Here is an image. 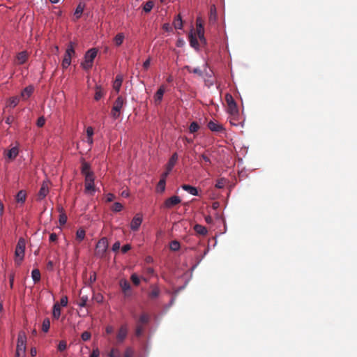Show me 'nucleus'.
<instances>
[{
	"label": "nucleus",
	"instance_id": "nucleus-56",
	"mask_svg": "<svg viewBox=\"0 0 357 357\" xmlns=\"http://www.w3.org/2000/svg\"><path fill=\"white\" fill-rule=\"evenodd\" d=\"M120 246H121V244H120V242L119 241H116L115 242L113 245H112V250L114 252H116L118 251L119 249H120Z\"/></svg>",
	"mask_w": 357,
	"mask_h": 357
},
{
	"label": "nucleus",
	"instance_id": "nucleus-62",
	"mask_svg": "<svg viewBox=\"0 0 357 357\" xmlns=\"http://www.w3.org/2000/svg\"><path fill=\"white\" fill-rule=\"evenodd\" d=\"M114 198H115V196L113 194L108 193L106 197V201L107 202H111L114 199Z\"/></svg>",
	"mask_w": 357,
	"mask_h": 357
},
{
	"label": "nucleus",
	"instance_id": "nucleus-6",
	"mask_svg": "<svg viewBox=\"0 0 357 357\" xmlns=\"http://www.w3.org/2000/svg\"><path fill=\"white\" fill-rule=\"evenodd\" d=\"M75 54L74 44H73V43L71 42V43H70L69 45L68 46V47L66 49V53L64 55V58L62 61V67L63 68H67L70 65L71 58H72L73 54Z\"/></svg>",
	"mask_w": 357,
	"mask_h": 357
},
{
	"label": "nucleus",
	"instance_id": "nucleus-30",
	"mask_svg": "<svg viewBox=\"0 0 357 357\" xmlns=\"http://www.w3.org/2000/svg\"><path fill=\"white\" fill-rule=\"evenodd\" d=\"M124 34L123 33H118L114 38V41L116 46H120L124 40Z\"/></svg>",
	"mask_w": 357,
	"mask_h": 357
},
{
	"label": "nucleus",
	"instance_id": "nucleus-45",
	"mask_svg": "<svg viewBox=\"0 0 357 357\" xmlns=\"http://www.w3.org/2000/svg\"><path fill=\"white\" fill-rule=\"evenodd\" d=\"M180 248V243L176 241H173L170 243V249L174 251L178 250Z\"/></svg>",
	"mask_w": 357,
	"mask_h": 357
},
{
	"label": "nucleus",
	"instance_id": "nucleus-42",
	"mask_svg": "<svg viewBox=\"0 0 357 357\" xmlns=\"http://www.w3.org/2000/svg\"><path fill=\"white\" fill-rule=\"evenodd\" d=\"M199 129V126L197 122H192L191 123L189 130L191 133L196 132Z\"/></svg>",
	"mask_w": 357,
	"mask_h": 357
},
{
	"label": "nucleus",
	"instance_id": "nucleus-55",
	"mask_svg": "<svg viewBox=\"0 0 357 357\" xmlns=\"http://www.w3.org/2000/svg\"><path fill=\"white\" fill-rule=\"evenodd\" d=\"M45 119H44V117H40L38 118V121H37V126L38 127H43L44 125H45Z\"/></svg>",
	"mask_w": 357,
	"mask_h": 357
},
{
	"label": "nucleus",
	"instance_id": "nucleus-15",
	"mask_svg": "<svg viewBox=\"0 0 357 357\" xmlns=\"http://www.w3.org/2000/svg\"><path fill=\"white\" fill-rule=\"evenodd\" d=\"M207 126L213 132H223L225 131V128L221 124H219L213 121H210L208 123Z\"/></svg>",
	"mask_w": 357,
	"mask_h": 357
},
{
	"label": "nucleus",
	"instance_id": "nucleus-50",
	"mask_svg": "<svg viewBox=\"0 0 357 357\" xmlns=\"http://www.w3.org/2000/svg\"><path fill=\"white\" fill-rule=\"evenodd\" d=\"M130 280L135 285L137 286L139 284L140 280L135 273L131 275Z\"/></svg>",
	"mask_w": 357,
	"mask_h": 357
},
{
	"label": "nucleus",
	"instance_id": "nucleus-8",
	"mask_svg": "<svg viewBox=\"0 0 357 357\" xmlns=\"http://www.w3.org/2000/svg\"><path fill=\"white\" fill-rule=\"evenodd\" d=\"M196 35L203 43H206V39L204 37V20L202 17H197L196 19Z\"/></svg>",
	"mask_w": 357,
	"mask_h": 357
},
{
	"label": "nucleus",
	"instance_id": "nucleus-19",
	"mask_svg": "<svg viewBox=\"0 0 357 357\" xmlns=\"http://www.w3.org/2000/svg\"><path fill=\"white\" fill-rule=\"evenodd\" d=\"M165 89L163 85L160 86L158 90L154 95V100L155 104H160L162 100L163 95L165 93Z\"/></svg>",
	"mask_w": 357,
	"mask_h": 357
},
{
	"label": "nucleus",
	"instance_id": "nucleus-5",
	"mask_svg": "<svg viewBox=\"0 0 357 357\" xmlns=\"http://www.w3.org/2000/svg\"><path fill=\"white\" fill-rule=\"evenodd\" d=\"M225 100L227 103V111L229 113L231 116H233L234 117H236L238 116V109L237 107V104L236 101L234 100L233 96L227 93L225 95Z\"/></svg>",
	"mask_w": 357,
	"mask_h": 357
},
{
	"label": "nucleus",
	"instance_id": "nucleus-34",
	"mask_svg": "<svg viewBox=\"0 0 357 357\" xmlns=\"http://www.w3.org/2000/svg\"><path fill=\"white\" fill-rule=\"evenodd\" d=\"M173 24H174V26L175 29H182V27H183V22H182L181 17L180 16V15H178L177 16V17L174 20Z\"/></svg>",
	"mask_w": 357,
	"mask_h": 357
},
{
	"label": "nucleus",
	"instance_id": "nucleus-46",
	"mask_svg": "<svg viewBox=\"0 0 357 357\" xmlns=\"http://www.w3.org/2000/svg\"><path fill=\"white\" fill-rule=\"evenodd\" d=\"M149 321V317L147 314H142L139 319V322L141 324H147Z\"/></svg>",
	"mask_w": 357,
	"mask_h": 357
},
{
	"label": "nucleus",
	"instance_id": "nucleus-23",
	"mask_svg": "<svg viewBox=\"0 0 357 357\" xmlns=\"http://www.w3.org/2000/svg\"><path fill=\"white\" fill-rule=\"evenodd\" d=\"M5 155L9 160H13L18 155V149L17 147H13L11 149L6 151Z\"/></svg>",
	"mask_w": 357,
	"mask_h": 357
},
{
	"label": "nucleus",
	"instance_id": "nucleus-60",
	"mask_svg": "<svg viewBox=\"0 0 357 357\" xmlns=\"http://www.w3.org/2000/svg\"><path fill=\"white\" fill-rule=\"evenodd\" d=\"M100 355V351L98 348H96L93 350L92 353L90 355V357H98Z\"/></svg>",
	"mask_w": 357,
	"mask_h": 357
},
{
	"label": "nucleus",
	"instance_id": "nucleus-11",
	"mask_svg": "<svg viewBox=\"0 0 357 357\" xmlns=\"http://www.w3.org/2000/svg\"><path fill=\"white\" fill-rule=\"evenodd\" d=\"M127 325H122L116 334V342L118 344H121L124 342L128 335Z\"/></svg>",
	"mask_w": 357,
	"mask_h": 357
},
{
	"label": "nucleus",
	"instance_id": "nucleus-22",
	"mask_svg": "<svg viewBox=\"0 0 357 357\" xmlns=\"http://www.w3.org/2000/svg\"><path fill=\"white\" fill-rule=\"evenodd\" d=\"M181 188H182L183 190H184L185 191L188 192V193H190L192 195H195V196H197L198 195V190L194 186H192V185H188V184H183V185H181Z\"/></svg>",
	"mask_w": 357,
	"mask_h": 357
},
{
	"label": "nucleus",
	"instance_id": "nucleus-63",
	"mask_svg": "<svg viewBox=\"0 0 357 357\" xmlns=\"http://www.w3.org/2000/svg\"><path fill=\"white\" fill-rule=\"evenodd\" d=\"M150 63H151V59H146L144 63H143V67L145 70H147L149 66H150Z\"/></svg>",
	"mask_w": 357,
	"mask_h": 357
},
{
	"label": "nucleus",
	"instance_id": "nucleus-21",
	"mask_svg": "<svg viewBox=\"0 0 357 357\" xmlns=\"http://www.w3.org/2000/svg\"><path fill=\"white\" fill-rule=\"evenodd\" d=\"M27 59H28L27 52L22 51V52H20L16 56L17 63L19 65L24 64L27 61Z\"/></svg>",
	"mask_w": 357,
	"mask_h": 357
},
{
	"label": "nucleus",
	"instance_id": "nucleus-31",
	"mask_svg": "<svg viewBox=\"0 0 357 357\" xmlns=\"http://www.w3.org/2000/svg\"><path fill=\"white\" fill-rule=\"evenodd\" d=\"M20 97L18 96H13V97H11L10 99H9V102H8V106L10 107H16L19 102H20Z\"/></svg>",
	"mask_w": 357,
	"mask_h": 357
},
{
	"label": "nucleus",
	"instance_id": "nucleus-33",
	"mask_svg": "<svg viewBox=\"0 0 357 357\" xmlns=\"http://www.w3.org/2000/svg\"><path fill=\"white\" fill-rule=\"evenodd\" d=\"M26 200V192L24 190H20L16 195V201L17 202L24 203Z\"/></svg>",
	"mask_w": 357,
	"mask_h": 357
},
{
	"label": "nucleus",
	"instance_id": "nucleus-41",
	"mask_svg": "<svg viewBox=\"0 0 357 357\" xmlns=\"http://www.w3.org/2000/svg\"><path fill=\"white\" fill-rule=\"evenodd\" d=\"M109 357H121L119 349L116 348H112L110 353L109 354Z\"/></svg>",
	"mask_w": 357,
	"mask_h": 357
},
{
	"label": "nucleus",
	"instance_id": "nucleus-38",
	"mask_svg": "<svg viewBox=\"0 0 357 357\" xmlns=\"http://www.w3.org/2000/svg\"><path fill=\"white\" fill-rule=\"evenodd\" d=\"M154 6V2L151 0L148 1L144 6L143 10L145 13H149Z\"/></svg>",
	"mask_w": 357,
	"mask_h": 357
},
{
	"label": "nucleus",
	"instance_id": "nucleus-52",
	"mask_svg": "<svg viewBox=\"0 0 357 357\" xmlns=\"http://www.w3.org/2000/svg\"><path fill=\"white\" fill-rule=\"evenodd\" d=\"M59 223L61 225H64L66 223V221H67V216L64 213H61L60 215H59Z\"/></svg>",
	"mask_w": 357,
	"mask_h": 357
},
{
	"label": "nucleus",
	"instance_id": "nucleus-9",
	"mask_svg": "<svg viewBox=\"0 0 357 357\" xmlns=\"http://www.w3.org/2000/svg\"><path fill=\"white\" fill-rule=\"evenodd\" d=\"M198 162L200 165L205 169H206L208 167L212 165L211 160L210 159V153L208 150L199 155V160Z\"/></svg>",
	"mask_w": 357,
	"mask_h": 357
},
{
	"label": "nucleus",
	"instance_id": "nucleus-47",
	"mask_svg": "<svg viewBox=\"0 0 357 357\" xmlns=\"http://www.w3.org/2000/svg\"><path fill=\"white\" fill-rule=\"evenodd\" d=\"M88 301V297L86 296H80L79 302L78 303V305L79 307H85L86 305V303Z\"/></svg>",
	"mask_w": 357,
	"mask_h": 357
},
{
	"label": "nucleus",
	"instance_id": "nucleus-35",
	"mask_svg": "<svg viewBox=\"0 0 357 357\" xmlns=\"http://www.w3.org/2000/svg\"><path fill=\"white\" fill-rule=\"evenodd\" d=\"M102 96H103V92H102V88L100 86H96L94 99L96 100H99Z\"/></svg>",
	"mask_w": 357,
	"mask_h": 357
},
{
	"label": "nucleus",
	"instance_id": "nucleus-61",
	"mask_svg": "<svg viewBox=\"0 0 357 357\" xmlns=\"http://www.w3.org/2000/svg\"><path fill=\"white\" fill-rule=\"evenodd\" d=\"M142 332H143V328L141 326L138 325L137 326V328H136V331H135L136 335L137 336H140L142 335Z\"/></svg>",
	"mask_w": 357,
	"mask_h": 357
},
{
	"label": "nucleus",
	"instance_id": "nucleus-44",
	"mask_svg": "<svg viewBox=\"0 0 357 357\" xmlns=\"http://www.w3.org/2000/svg\"><path fill=\"white\" fill-rule=\"evenodd\" d=\"M122 208L123 205L119 202H115L112 207V211L114 212H119L122 210Z\"/></svg>",
	"mask_w": 357,
	"mask_h": 357
},
{
	"label": "nucleus",
	"instance_id": "nucleus-13",
	"mask_svg": "<svg viewBox=\"0 0 357 357\" xmlns=\"http://www.w3.org/2000/svg\"><path fill=\"white\" fill-rule=\"evenodd\" d=\"M120 287L125 297H130L132 295L131 285L126 280H121L119 282Z\"/></svg>",
	"mask_w": 357,
	"mask_h": 357
},
{
	"label": "nucleus",
	"instance_id": "nucleus-2",
	"mask_svg": "<svg viewBox=\"0 0 357 357\" xmlns=\"http://www.w3.org/2000/svg\"><path fill=\"white\" fill-rule=\"evenodd\" d=\"M126 100L123 96H119L114 102L112 110L111 116L113 119H117L120 117L121 110L123 105L126 104Z\"/></svg>",
	"mask_w": 357,
	"mask_h": 357
},
{
	"label": "nucleus",
	"instance_id": "nucleus-32",
	"mask_svg": "<svg viewBox=\"0 0 357 357\" xmlns=\"http://www.w3.org/2000/svg\"><path fill=\"white\" fill-rule=\"evenodd\" d=\"M152 289L149 294V296L151 299L156 298L160 294V289L157 287H152Z\"/></svg>",
	"mask_w": 357,
	"mask_h": 357
},
{
	"label": "nucleus",
	"instance_id": "nucleus-29",
	"mask_svg": "<svg viewBox=\"0 0 357 357\" xmlns=\"http://www.w3.org/2000/svg\"><path fill=\"white\" fill-rule=\"evenodd\" d=\"M84 8V6L82 3H79L78 4V6H77L75 13H74V15L77 19H79L81 17V15L83 13Z\"/></svg>",
	"mask_w": 357,
	"mask_h": 357
},
{
	"label": "nucleus",
	"instance_id": "nucleus-59",
	"mask_svg": "<svg viewBox=\"0 0 357 357\" xmlns=\"http://www.w3.org/2000/svg\"><path fill=\"white\" fill-rule=\"evenodd\" d=\"M87 137L91 138L93 135V129L92 127H88L86 129Z\"/></svg>",
	"mask_w": 357,
	"mask_h": 357
},
{
	"label": "nucleus",
	"instance_id": "nucleus-58",
	"mask_svg": "<svg viewBox=\"0 0 357 357\" xmlns=\"http://www.w3.org/2000/svg\"><path fill=\"white\" fill-rule=\"evenodd\" d=\"M131 249V246L130 244H126V245H124L122 248H121V252L123 253H126L128 251H129Z\"/></svg>",
	"mask_w": 357,
	"mask_h": 357
},
{
	"label": "nucleus",
	"instance_id": "nucleus-27",
	"mask_svg": "<svg viewBox=\"0 0 357 357\" xmlns=\"http://www.w3.org/2000/svg\"><path fill=\"white\" fill-rule=\"evenodd\" d=\"M194 230L196 231V233L202 236H205L208 232L205 227L199 224H197L194 226Z\"/></svg>",
	"mask_w": 357,
	"mask_h": 357
},
{
	"label": "nucleus",
	"instance_id": "nucleus-54",
	"mask_svg": "<svg viewBox=\"0 0 357 357\" xmlns=\"http://www.w3.org/2000/svg\"><path fill=\"white\" fill-rule=\"evenodd\" d=\"M60 307H65L68 305V297L66 296H63L60 300Z\"/></svg>",
	"mask_w": 357,
	"mask_h": 357
},
{
	"label": "nucleus",
	"instance_id": "nucleus-49",
	"mask_svg": "<svg viewBox=\"0 0 357 357\" xmlns=\"http://www.w3.org/2000/svg\"><path fill=\"white\" fill-rule=\"evenodd\" d=\"M57 348L59 351H63L64 350H66L67 348L66 342L64 340L60 341Z\"/></svg>",
	"mask_w": 357,
	"mask_h": 357
},
{
	"label": "nucleus",
	"instance_id": "nucleus-25",
	"mask_svg": "<svg viewBox=\"0 0 357 357\" xmlns=\"http://www.w3.org/2000/svg\"><path fill=\"white\" fill-rule=\"evenodd\" d=\"M197 35H194L193 33H190L189 36L190 44L195 49H199V44L197 40Z\"/></svg>",
	"mask_w": 357,
	"mask_h": 357
},
{
	"label": "nucleus",
	"instance_id": "nucleus-7",
	"mask_svg": "<svg viewBox=\"0 0 357 357\" xmlns=\"http://www.w3.org/2000/svg\"><path fill=\"white\" fill-rule=\"evenodd\" d=\"M82 174L84 176V182H94V174L91 171L90 165L86 162H83L81 168Z\"/></svg>",
	"mask_w": 357,
	"mask_h": 357
},
{
	"label": "nucleus",
	"instance_id": "nucleus-43",
	"mask_svg": "<svg viewBox=\"0 0 357 357\" xmlns=\"http://www.w3.org/2000/svg\"><path fill=\"white\" fill-rule=\"evenodd\" d=\"M226 184V180L223 178H220L215 183V188L218 189L223 188Z\"/></svg>",
	"mask_w": 357,
	"mask_h": 357
},
{
	"label": "nucleus",
	"instance_id": "nucleus-37",
	"mask_svg": "<svg viewBox=\"0 0 357 357\" xmlns=\"http://www.w3.org/2000/svg\"><path fill=\"white\" fill-rule=\"evenodd\" d=\"M50 327V321L49 318H45L42 324V330L43 332L47 333L48 332Z\"/></svg>",
	"mask_w": 357,
	"mask_h": 357
},
{
	"label": "nucleus",
	"instance_id": "nucleus-24",
	"mask_svg": "<svg viewBox=\"0 0 357 357\" xmlns=\"http://www.w3.org/2000/svg\"><path fill=\"white\" fill-rule=\"evenodd\" d=\"M123 82V77L121 75H116L115 80L113 83V88L116 91V93H119L122 84Z\"/></svg>",
	"mask_w": 357,
	"mask_h": 357
},
{
	"label": "nucleus",
	"instance_id": "nucleus-26",
	"mask_svg": "<svg viewBox=\"0 0 357 357\" xmlns=\"http://www.w3.org/2000/svg\"><path fill=\"white\" fill-rule=\"evenodd\" d=\"M52 316L56 319H58L61 316V307L59 303H56L53 305Z\"/></svg>",
	"mask_w": 357,
	"mask_h": 357
},
{
	"label": "nucleus",
	"instance_id": "nucleus-18",
	"mask_svg": "<svg viewBox=\"0 0 357 357\" xmlns=\"http://www.w3.org/2000/svg\"><path fill=\"white\" fill-rule=\"evenodd\" d=\"M49 192V188L46 183L43 182L38 193V200L43 199Z\"/></svg>",
	"mask_w": 357,
	"mask_h": 357
},
{
	"label": "nucleus",
	"instance_id": "nucleus-40",
	"mask_svg": "<svg viewBox=\"0 0 357 357\" xmlns=\"http://www.w3.org/2000/svg\"><path fill=\"white\" fill-rule=\"evenodd\" d=\"M165 183H166V181L164 178H161L158 185H157V190L159 192H163L165 189Z\"/></svg>",
	"mask_w": 357,
	"mask_h": 357
},
{
	"label": "nucleus",
	"instance_id": "nucleus-48",
	"mask_svg": "<svg viewBox=\"0 0 357 357\" xmlns=\"http://www.w3.org/2000/svg\"><path fill=\"white\" fill-rule=\"evenodd\" d=\"M134 350L131 347H127L126 349L123 357H133Z\"/></svg>",
	"mask_w": 357,
	"mask_h": 357
},
{
	"label": "nucleus",
	"instance_id": "nucleus-28",
	"mask_svg": "<svg viewBox=\"0 0 357 357\" xmlns=\"http://www.w3.org/2000/svg\"><path fill=\"white\" fill-rule=\"evenodd\" d=\"M31 278L35 284L38 282L41 278L40 271L37 268L33 269L31 272Z\"/></svg>",
	"mask_w": 357,
	"mask_h": 357
},
{
	"label": "nucleus",
	"instance_id": "nucleus-12",
	"mask_svg": "<svg viewBox=\"0 0 357 357\" xmlns=\"http://www.w3.org/2000/svg\"><path fill=\"white\" fill-rule=\"evenodd\" d=\"M142 220V215L141 213H137L130 222L131 230L134 231H138Z\"/></svg>",
	"mask_w": 357,
	"mask_h": 357
},
{
	"label": "nucleus",
	"instance_id": "nucleus-51",
	"mask_svg": "<svg viewBox=\"0 0 357 357\" xmlns=\"http://www.w3.org/2000/svg\"><path fill=\"white\" fill-rule=\"evenodd\" d=\"M186 68L190 73L197 74L199 76L202 75V71L199 68L191 69V68H190L189 66H186Z\"/></svg>",
	"mask_w": 357,
	"mask_h": 357
},
{
	"label": "nucleus",
	"instance_id": "nucleus-14",
	"mask_svg": "<svg viewBox=\"0 0 357 357\" xmlns=\"http://www.w3.org/2000/svg\"><path fill=\"white\" fill-rule=\"evenodd\" d=\"M108 243L105 238H101L96 245V250L98 253L103 255L107 249Z\"/></svg>",
	"mask_w": 357,
	"mask_h": 357
},
{
	"label": "nucleus",
	"instance_id": "nucleus-16",
	"mask_svg": "<svg viewBox=\"0 0 357 357\" xmlns=\"http://www.w3.org/2000/svg\"><path fill=\"white\" fill-rule=\"evenodd\" d=\"M218 19L217 10L215 5H212L210 7V12L208 16V22L211 25H213L216 23Z\"/></svg>",
	"mask_w": 357,
	"mask_h": 357
},
{
	"label": "nucleus",
	"instance_id": "nucleus-36",
	"mask_svg": "<svg viewBox=\"0 0 357 357\" xmlns=\"http://www.w3.org/2000/svg\"><path fill=\"white\" fill-rule=\"evenodd\" d=\"M84 185L86 192H93L95 191L94 182H84Z\"/></svg>",
	"mask_w": 357,
	"mask_h": 357
},
{
	"label": "nucleus",
	"instance_id": "nucleus-20",
	"mask_svg": "<svg viewBox=\"0 0 357 357\" xmlns=\"http://www.w3.org/2000/svg\"><path fill=\"white\" fill-rule=\"evenodd\" d=\"M178 158V157L177 153H174L166 165V169H167L168 171L172 170V169L177 162Z\"/></svg>",
	"mask_w": 357,
	"mask_h": 357
},
{
	"label": "nucleus",
	"instance_id": "nucleus-64",
	"mask_svg": "<svg viewBox=\"0 0 357 357\" xmlns=\"http://www.w3.org/2000/svg\"><path fill=\"white\" fill-rule=\"evenodd\" d=\"M57 240V235L55 233H52L50 235V241L55 242Z\"/></svg>",
	"mask_w": 357,
	"mask_h": 357
},
{
	"label": "nucleus",
	"instance_id": "nucleus-17",
	"mask_svg": "<svg viewBox=\"0 0 357 357\" xmlns=\"http://www.w3.org/2000/svg\"><path fill=\"white\" fill-rule=\"evenodd\" d=\"M34 87L29 85L25 87L21 92L20 98L23 100H27L33 93Z\"/></svg>",
	"mask_w": 357,
	"mask_h": 357
},
{
	"label": "nucleus",
	"instance_id": "nucleus-10",
	"mask_svg": "<svg viewBox=\"0 0 357 357\" xmlns=\"http://www.w3.org/2000/svg\"><path fill=\"white\" fill-rule=\"evenodd\" d=\"M181 202V199L178 196H172L169 198H167L164 204L163 207L165 208H172V207L175 206L176 205L180 204Z\"/></svg>",
	"mask_w": 357,
	"mask_h": 357
},
{
	"label": "nucleus",
	"instance_id": "nucleus-1",
	"mask_svg": "<svg viewBox=\"0 0 357 357\" xmlns=\"http://www.w3.org/2000/svg\"><path fill=\"white\" fill-rule=\"evenodd\" d=\"M26 242L23 238H20L15 250V263L20 266L24 257Z\"/></svg>",
	"mask_w": 357,
	"mask_h": 357
},
{
	"label": "nucleus",
	"instance_id": "nucleus-3",
	"mask_svg": "<svg viewBox=\"0 0 357 357\" xmlns=\"http://www.w3.org/2000/svg\"><path fill=\"white\" fill-rule=\"evenodd\" d=\"M26 336L24 332L21 331L18 334L16 349V356L20 357L24 356L26 351Z\"/></svg>",
	"mask_w": 357,
	"mask_h": 357
},
{
	"label": "nucleus",
	"instance_id": "nucleus-39",
	"mask_svg": "<svg viewBox=\"0 0 357 357\" xmlns=\"http://www.w3.org/2000/svg\"><path fill=\"white\" fill-rule=\"evenodd\" d=\"M85 237V231L83 229H79L77 231L76 238L79 242L82 241Z\"/></svg>",
	"mask_w": 357,
	"mask_h": 357
},
{
	"label": "nucleus",
	"instance_id": "nucleus-57",
	"mask_svg": "<svg viewBox=\"0 0 357 357\" xmlns=\"http://www.w3.org/2000/svg\"><path fill=\"white\" fill-rule=\"evenodd\" d=\"M237 118H238V116L234 117L233 116H231V118H230V120H229L230 123L231 125H234V126H238V123L237 122L238 121Z\"/></svg>",
	"mask_w": 357,
	"mask_h": 357
},
{
	"label": "nucleus",
	"instance_id": "nucleus-4",
	"mask_svg": "<svg viewBox=\"0 0 357 357\" xmlns=\"http://www.w3.org/2000/svg\"><path fill=\"white\" fill-rule=\"evenodd\" d=\"M98 51L95 48L88 50L84 56V61L82 63V66L85 70H89L93 66L94 59L97 55Z\"/></svg>",
	"mask_w": 357,
	"mask_h": 357
},
{
	"label": "nucleus",
	"instance_id": "nucleus-53",
	"mask_svg": "<svg viewBox=\"0 0 357 357\" xmlns=\"http://www.w3.org/2000/svg\"><path fill=\"white\" fill-rule=\"evenodd\" d=\"M91 333H89L88 331H84V333H82V334L81 335V337L83 341L89 340L91 338Z\"/></svg>",
	"mask_w": 357,
	"mask_h": 357
}]
</instances>
